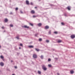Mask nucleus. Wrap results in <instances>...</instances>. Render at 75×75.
Wrapping results in <instances>:
<instances>
[{
  "instance_id": "nucleus-31",
  "label": "nucleus",
  "mask_w": 75,
  "mask_h": 75,
  "mask_svg": "<svg viewBox=\"0 0 75 75\" xmlns=\"http://www.w3.org/2000/svg\"><path fill=\"white\" fill-rule=\"evenodd\" d=\"M1 28H2V29H4V26H3Z\"/></svg>"
},
{
  "instance_id": "nucleus-44",
  "label": "nucleus",
  "mask_w": 75,
  "mask_h": 75,
  "mask_svg": "<svg viewBox=\"0 0 75 75\" xmlns=\"http://www.w3.org/2000/svg\"><path fill=\"white\" fill-rule=\"evenodd\" d=\"M5 30L4 31V32H5Z\"/></svg>"
},
{
  "instance_id": "nucleus-16",
  "label": "nucleus",
  "mask_w": 75,
  "mask_h": 75,
  "mask_svg": "<svg viewBox=\"0 0 75 75\" xmlns=\"http://www.w3.org/2000/svg\"><path fill=\"white\" fill-rule=\"evenodd\" d=\"M38 73L39 74H41V71H38Z\"/></svg>"
},
{
  "instance_id": "nucleus-37",
  "label": "nucleus",
  "mask_w": 75,
  "mask_h": 75,
  "mask_svg": "<svg viewBox=\"0 0 75 75\" xmlns=\"http://www.w3.org/2000/svg\"><path fill=\"white\" fill-rule=\"evenodd\" d=\"M64 16H67V14H65Z\"/></svg>"
},
{
  "instance_id": "nucleus-32",
  "label": "nucleus",
  "mask_w": 75,
  "mask_h": 75,
  "mask_svg": "<svg viewBox=\"0 0 75 75\" xmlns=\"http://www.w3.org/2000/svg\"><path fill=\"white\" fill-rule=\"evenodd\" d=\"M20 46H23V44H20Z\"/></svg>"
},
{
  "instance_id": "nucleus-27",
  "label": "nucleus",
  "mask_w": 75,
  "mask_h": 75,
  "mask_svg": "<svg viewBox=\"0 0 75 75\" xmlns=\"http://www.w3.org/2000/svg\"><path fill=\"white\" fill-rule=\"evenodd\" d=\"M18 8H16V10H18Z\"/></svg>"
},
{
  "instance_id": "nucleus-21",
  "label": "nucleus",
  "mask_w": 75,
  "mask_h": 75,
  "mask_svg": "<svg viewBox=\"0 0 75 75\" xmlns=\"http://www.w3.org/2000/svg\"><path fill=\"white\" fill-rule=\"evenodd\" d=\"M3 58H4V57H3V56H1V58L3 59Z\"/></svg>"
},
{
  "instance_id": "nucleus-14",
  "label": "nucleus",
  "mask_w": 75,
  "mask_h": 75,
  "mask_svg": "<svg viewBox=\"0 0 75 75\" xmlns=\"http://www.w3.org/2000/svg\"><path fill=\"white\" fill-rule=\"evenodd\" d=\"M61 42H62V41L61 40H59L58 41V42L59 43Z\"/></svg>"
},
{
  "instance_id": "nucleus-11",
  "label": "nucleus",
  "mask_w": 75,
  "mask_h": 75,
  "mask_svg": "<svg viewBox=\"0 0 75 75\" xmlns=\"http://www.w3.org/2000/svg\"><path fill=\"white\" fill-rule=\"evenodd\" d=\"M34 46L32 45H30V46H29L28 47H29V48H33Z\"/></svg>"
},
{
  "instance_id": "nucleus-43",
  "label": "nucleus",
  "mask_w": 75,
  "mask_h": 75,
  "mask_svg": "<svg viewBox=\"0 0 75 75\" xmlns=\"http://www.w3.org/2000/svg\"><path fill=\"white\" fill-rule=\"evenodd\" d=\"M12 75H15V74H13Z\"/></svg>"
},
{
  "instance_id": "nucleus-13",
  "label": "nucleus",
  "mask_w": 75,
  "mask_h": 75,
  "mask_svg": "<svg viewBox=\"0 0 75 75\" xmlns=\"http://www.w3.org/2000/svg\"><path fill=\"white\" fill-rule=\"evenodd\" d=\"M40 57L42 59H44V57H43V56H42V55H41V56Z\"/></svg>"
},
{
  "instance_id": "nucleus-18",
  "label": "nucleus",
  "mask_w": 75,
  "mask_h": 75,
  "mask_svg": "<svg viewBox=\"0 0 75 75\" xmlns=\"http://www.w3.org/2000/svg\"><path fill=\"white\" fill-rule=\"evenodd\" d=\"M46 42H47V43H48L49 42H50V41L49 40H46Z\"/></svg>"
},
{
  "instance_id": "nucleus-38",
  "label": "nucleus",
  "mask_w": 75,
  "mask_h": 75,
  "mask_svg": "<svg viewBox=\"0 0 75 75\" xmlns=\"http://www.w3.org/2000/svg\"><path fill=\"white\" fill-rule=\"evenodd\" d=\"M10 14H12V12H11Z\"/></svg>"
},
{
  "instance_id": "nucleus-15",
  "label": "nucleus",
  "mask_w": 75,
  "mask_h": 75,
  "mask_svg": "<svg viewBox=\"0 0 75 75\" xmlns=\"http://www.w3.org/2000/svg\"><path fill=\"white\" fill-rule=\"evenodd\" d=\"M74 71H70V73H71V74H74Z\"/></svg>"
},
{
  "instance_id": "nucleus-33",
  "label": "nucleus",
  "mask_w": 75,
  "mask_h": 75,
  "mask_svg": "<svg viewBox=\"0 0 75 75\" xmlns=\"http://www.w3.org/2000/svg\"><path fill=\"white\" fill-rule=\"evenodd\" d=\"M15 67V68H16V69L17 68V66H15V67Z\"/></svg>"
},
{
  "instance_id": "nucleus-6",
  "label": "nucleus",
  "mask_w": 75,
  "mask_h": 75,
  "mask_svg": "<svg viewBox=\"0 0 75 75\" xmlns=\"http://www.w3.org/2000/svg\"><path fill=\"white\" fill-rule=\"evenodd\" d=\"M31 14H34L35 13V11L33 10H32L31 11Z\"/></svg>"
},
{
  "instance_id": "nucleus-42",
  "label": "nucleus",
  "mask_w": 75,
  "mask_h": 75,
  "mask_svg": "<svg viewBox=\"0 0 75 75\" xmlns=\"http://www.w3.org/2000/svg\"><path fill=\"white\" fill-rule=\"evenodd\" d=\"M21 47H19V49H21Z\"/></svg>"
},
{
  "instance_id": "nucleus-20",
  "label": "nucleus",
  "mask_w": 75,
  "mask_h": 75,
  "mask_svg": "<svg viewBox=\"0 0 75 75\" xmlns=\"http://www.w3.org/2000/svg\"><path fill=\"white\" fill-rule=\"evenodd\" d=\"M10 26L11 27H13V24H11L10 25Z\"/></svg>"
},
{
  "instance_id": "nucleus-9",
  "label": "nucleus",
  "mask_w": 75,
  "mask_h": 75,
  "mask_svg": "<svg viewBox=\"0 0 75 75\" xmlns=\"http://www.w3.org/2000/svg\"><path fill=\"white\" fill-rule=\"evenodd\" d=\"M26 3L27 4H29V1H26Z\"/></svg>"
},
{
  "instance_id": "nucleus-36",
  "label": "nucleus",
  "mask_w": 75,
  "mask_h": 75,
  "mask_svg": "<svg viewBox=\"0 0 75 75\" xmlns=\"http://www.w3.org/2000/svg\"><path fill=\"white\" fill-rule=\"evenodd\" d=\"M35 36L36 37H37V34H36L35 35Z\"/></svg>"
},
{
  "instance_id": "nucleus-8",
  "label": "nucleus",
  "mask_w": 75,
  "mask_h": 75,
  "mask_svg": "<svg viewBox=\"0 0 75 75\" xmlns=\"http://www.w3.org/2000/svg\"><path fill=\"white\" fill-rule=\"evenodd\" d=\"M45 27V29H48L49 28V26H46Z\"/></svg>"
},
{
  "instance_id": "nucleus-19",
  "label": "nucleus",
  "mask_w": 75,
  "mask_h": 75,
  "mask_svg": "<svg viewBox=\"0 0 75 75\" xmlns=\"http://www.w3.org/2000/svg\"><path fill=\"white\" fill-rule=\"evenodd\" d=\"M30 25H31V26H33V23H30Z\"/></svg>"
},
{
  "instance_id": "nucleus-7",
  "label": "nucleus",
  "mask_w": 75,
  "mask_h": 75,
  "mask_svg": "<svg viewBox=\"0 0 75 75\" xmlns=\"http://www.w3.org/2000/svg\"><path fill=\"white\" fill-rule=\"evenodd\" d=\"M41 25H42V24L41 23H39L38 24V27H41Z\"/></svg>"
},
{
  "instance_id": "nucleus-45",
  "label": "nucleus",
  "mask_w": 75,
  "mask_h": 75,
  "mask_svg": "<svg viewBox=\"0 0 75 75\" xmlns=\"http://www.w3.org/2000/svg\"><path fill=\"white\" fill-rule=\"evenodd\" d=\"M1 47V46H0V48Z\"/></svg>"
},
{
  "instance_id": "nucleus-17",
  "label": "nucleus",
  "mask_w": 75,
  "mask_h": 75,
  "mask_svg": "<svg viewBox=\"0 0 75 75\" xmlns=\"http://www.w3.org/2000/svg\"><path fill=\"white\" fill-rule=\"evenodd\" d=\"M35 50L37 51H40V50H39V49H38L36 48Z\"/></svg>"
},
{
  "instance_id": "nucleus-26",
  "label": "nucleus",
  "mask_w": 75,
  "mask_h": 75,
  "mask_svg": "<svg viewBox=\"0 0 75 75\" xmlns=\"http://www.w3.org/2000/svg\"><path fill=\"white\" fill-rule=\"evenodd\" d=\"M54 33L55 34H57V33H58L57 32H54Z\"/></svg>"
},
{
  "instance_id": "nucleus-40",
  "label": "nucleus",
  "mask_w": 75,
  "mask_h": 75,
  "mask_svg": "<svg viewBox=\"0 0 75 75\" xmlns=\"http://www.w3.org/2000/svg\"><path fill=\"white\" fill-rule=\"evenodd\" d=\"M35 8H37V7H35Z\"/></svg>"
},
{
  "instance_id": "nucleus-12",
  "label": "nucleus",
  "mask_w": 75,
  "mask_h": 75,
  "mask_svg": "<svg viewBox=\"0 0 75 75\" xmlns=\"http://www.w3.org/2000/svg\"><path fill=\"white\" fill-rule=\"evenodd\" d=\"M67 8L69 10H71V8H70V7L69 6H68Z\"/></svg>"
},
{
  "instance_id": "nucleus-35",
  "label": "nucleus",
  "mask_w": 75,
  "mask_h": 75,
  "mask_svg": "<svg viewBox=\"0 0 75 75\" xmlns=\"http://www.w3.org/2000/svg\"><path fill=\"white\" fill-rule=\"evenodd\" d=\"M30 4H31V5H33V3L32 2H31Z\"/></svg>"
},
{
  "instance_id": "nucleus-41",
  "label": "nucleus",
  "mask_w": 75,
  "mask_h": 75,
  "mask_svg": "<svg viewBox=\"0 0 75 75\" xmlns=\"http://www.w3.org/2000/svg\"><path fill=\"white\" fill-rule=\"evenodd\" d=\"M13 61L12 60H11V62H13Z\"/></svg>"
},
{
  "instance_id": "nucleus-30",
  "label": "nucleus",
  "mask_w": 75,
  "mask_h": 75,
  "mask_svg": "<svg viewBox=\"0 0 75 75\" xmlns=\"http://www.w3.org/2000/svg\"><path fill=\"white\" fill-rule=\"evenodd\" d=\"M48 61H51V59H48Z\"/></svg>"
},
{
  "instance_id": "nucleus-29",
  "label": "nucleus",
  "mask_w": 75,
  "mask_h": 75,
  "mask_svg": "<svg viewBox=\"0 0 75 75\" xmlns=\"http://www.w3.org/2000/svg\"><path fill=\"white\" fill-rule=\"evenodd\" d=\"M61 24L62 25H64V23L63 22Z\"/></svg>"
},
{
  "instance_id": "nucleus-1",
  "label": "nucleus",
  "mask_w": 75,
  "mask_h": 75,
  "mask_svg": "<svg viewBox=\"0 0 75 75\" xmlns=\"http://www.w3.org/2000/svg\"><path fill=\"white\" fill-rule=\"evenodd\" d=\"M42 68L43 69L44 71H47V68L45 67V66L44 65H43L42 66Z\"/></svg>"
},
{
  "instance_id": "nucleus-24",
  "label": "nucleus",
  "mask_w": 75,
  "mask_h": 75,
  "mask_svg": "<svg viewBox=\"0 0 75 75\" xmlns=\"http://www.w3.org/2000/svg\"><path fill=\"white\" fill-rule=\"evenodd\" d=\"M51 30H50L49 32V33L50 34H51Z\"/></svg>"
},
{
  "instance_id": "nucleus-34",
  "label": "nucleus",
  "mask_w": 75,
  "mask_h": 75,
  "mask_svg": "<svg viewBox=\"0 0 75 75\" xmlns=\"http://www.w3.org/2000/svg\"><path fill=\"white\" fill-rule=\"evenodd\" d=\"M20 12H21V13H23V11H20Z\"/></svg>"
},
{
  "instance_id": "nucleus-3",
  "label": "nucleus",
  "mask_w": 75,
  "mask_h": 75,
  "mask_svg": "<svg viewBox=\"0 0 75 75\" xmlns=\"http://www.w3.org/2000/svg\"><path fill=\"white\" fill-rule=\"evenodd\" d=\"M33 57L34 58H37V56L36 54H34L33 55Z\"/></svg>"
},
{
  "instance_id": "nucleus-22",
  "label": "nucleus",
  "mask_w": 75,
  "mask_h": 75,
  "mask_svg": "<svg viewBox=\"0 0 75 75\" xmlns=\"http://www.w3.org/2000/svg\"><path fill=\"white\" fill-rule=\"evenodd\" d=\"M48 67H51V64H49L48 65Z\"/></svg>"
},
{
  "instance_id": "nucleus-46",
  "label": "nucleus",
  "mask_w": 75,
  "mask_h": 75,
  "mask_svg": "<svg viewBox=\"0 0 75 75\" xmlns=\"http://www.w3.org/2000/svg\"><path fill=\"white\" fill-rule=\"evenodd\" d=\"M39 1H40V0H39Z\"/></svg>"
},
{
  "instance_id": "nucleus-39",
  "label": "nucleus",
  "mask_w": 75,
  "mask_h": 75,
  "mask_svg": "<svg viewBox=\"0 0 75 75\" xmlns=\"http://www.w3.org/2000/svg\"><path fill=\"white\" fill-rule=\"evenodd\" d=\"M57 74L58 75H59V73H57Z\"/></svg>"
},
{
  "instance_id": "nucleus-28",
  "label": "nucleus",
  "mask_w": 75,
  "mask_h": 75,
  "mask_svg": "<svg viewBox=\"0 0 75 75\" xmlns=\"http://www.w3.org/2000/svg\"><path fill=\"white\" fill-rule=\"evenodd\" d=\"M33 17L34 18H35V17H36V16H35V15L33 16Z\"/></svg>"
},
{
  "instance_id": "nucleus-4",
  "label": "nucleus",
  "mask_w": 75,
  "mask_h": 75,
  "mask_svg": "<svg viewBox=\"0 0 75 75\" xmlns=\"http://www.w3.org/2000/svg\"><path fill=\"white\" fill-rule=\"evenodd\" d=\"M24 28H29V27L27 25H24V26L23 27Z\"/></svg>"
},
{
  "instance_id": "nucleus-25",
  "label": "nucleus",
  "mask_w": 75,
  "mask_h": 75,
  "mask_svg": "<svg viewBox=\"0 0 75 75\" xmlns=\"http://www.w3.org/2000/svg\"><path fill=\"white\" fill-rule=\"evenodd\" d=\"M16 38L17 39H18H18H19V37H18V36H17L16 37Z\"/></svg>"
},
{
  "instance_id": "nucleus-2",
  "label": "nucleus",
  "mask_w": 75,
  "mask_h": 75,
  "mask_svg": "<svg viewBox=\"0 0 75 75\" xmlns=\"http://www.w3.org/2000/svg\"><path fill=\"white\" fill-rule=\"evenodd\" d=\"M0 65L2 67H3V66H4V63L3 62H1L0 63Z\"/></svg>"
},
{
  "instance_id": "nucleus-10",
  "label": "nucleus",
  "mask_w": 75,
  "mask_h": 75,
  "mask_svg": "<svg viewBox=\"0 0 75 75\" xmlns=\"http://www.w3.org/2000/svg\"><path fill=\"white\" fill-rule=\"evenodd\" d=\"M4 21L5 22H7L8 21V19L7 18H6L5 19Z\"/></svg>"
},
{
  "instance_id": "nucleus-5",
  "label": "nucleus",
  "mask_w": 75,
  "mask_h": 75,
  "mask_svg": "<svg viewBox=\"0 0 75 75\" xmlns=\"http://www.w3.org/2000/svg\"><path fill=\"white\" fill-rule=\"evenodd\" d=\"M75 37V35H71V38L72 39L74 38Z\"/></svg>"
},
{
  "instance_id": "nucleus-23",
  "label": "nucleus",
  "mask_w": 75,
  "mask_h": 75,
  "mask_svg": "<svg viewBox=\"0 0 75 75\" xmlns=\"http://www.w3.org/2000/svg\"><path fill=\"white\" fill-rule=\"evenodd\" d=\"M42 40V39L41 38L39 39V41H41Z\"/></svg>"
}]
</instances>
